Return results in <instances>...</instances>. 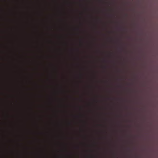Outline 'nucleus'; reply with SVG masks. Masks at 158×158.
<instances>
[{
	"label": "nucleus",
	"mask_w": 158,
	"mask_h": 158,
	"mask_svg": "<svg viewBox=\"0 0 158 158\" xmlns=\"http://www.w3.org/2000/svg\"><path fill=\"white\" fill-rule=\"evenodd\" d=\"M7 111L6 114V118L7 121V158H11L10 157V155L11 153L10 143L12 142V140L10 139V136L11 133L10 128L11 127V122L10 118L12 116L10 114V111L11 102L10 99L12 97V96L10 94L11 91L10 87V73H11V58L10 54H7Z\"/></svg>",
	"instance_id": "1"
}]
</instances>
